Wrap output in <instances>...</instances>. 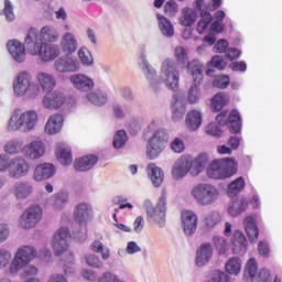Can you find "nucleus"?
<instances>
[{"mask_svg":"<svg viewBox=\"0 0 282 282\" xmlns=\"http://www.w3.org/2000/svg\"><path fill=\"white\" fill-rule=\"evenodd\" d=\"M221 221V214L217 210H212L205 214L203 224L206 230H213Z\"/></svg>","mask_w":282,"mask_h":282,"instance_id":"nucleus-43","label":"nucleus"},{"mask_svg":"<svg viewBox=\"0 0 282 282\" xmlns=\"http://www.w3.org/2000/svg\"><path fill=\"white\" fill-rule=\"evenodd\" d=\"M148 220L154 221L158 226H164V221H166V195L162 194L159 199L158 205L152 212H148Z\"/></svg>","mask_w":282,"mask_h":282,"instance_id":"nucleus-18","label":"nucleus"},{"mask_svg":"<svg viewBox=\"0 0 282 282\" xmlns=\"http://www.w3.org/2000/svg\"><path fill=\"white\" fill-rule=\"evenodd\" d=\"M199 17L200 19L196 25V32L198 34H204L206 30H208L210 23H213V14H210L208 11H202Z\"/></svg>","mask_w":282,"mask_h":282,"instance_id":"nucleus-44","label":"nucleus"},{"mask_svg":"<svg viewBox=\"0 0 282 282\" xmlns=\"http://www.w3.org/2000/svg\"><path fill=\"white\" fill-rule=\"evenodd\" d=\"M90 250H93V252H98L99 254H101V259L104 261H107V259H109V257H111L109 248L105 247V245H102L100 242V240H95L90 245Z\"/></svg>","mask_w":282,"mask_h":282,"instance_id":"nucleus-53","label":"nucleus"},{"mask_svg":"<svg viewBox=\"0 0 282 282\" xmlns=\"http://www.w3.org/2000/svg\"><path fill=\"white\" fill-rule=\"evenodd\" d=\"M229 100L230 97L228 95L219 93L213 97L212 109L214 111H221L228 105Z\"/></svg>","mask_w":282,"mask_h":282,"instance_id":"nucleus-48","label":"nucleus"},{"mask_svg":"<svg viewBox=\"0 0 282 282\" xmlns=\"http://www.w3.org/2000/svg\"><path fill=\"white\" fill-rule=\"evenodd\" d=\"M193 175V156L184 154L178 158L172 167L173 180H184L185 175Z\"/></svg>","mask_w":282,"mask_h":282,"instance_id":"nucleus-13","label":"nucleus"},{"mask_svg":"<svg viewBox=\"0 0 282 282\" xmlns=\"http://www.w3.org/2000/svg\"><path fill=\"white\" fill-rule=\"evenodd\" d=\"M30 173V163L23 156H15L10 160L8 174L12 180H21Z\"/></svg>","mask_w":282,"mask_h":282,"instance_id":"nucleus-14","label":"nucleus"},{"mask_svg":"<svg viewBox=\"0 0 282 282\" xmlns=\"http://www.w3.org/2000/svg\"><path fill=\"white\" fill-rule=\"evenodd\" d=\"M63 122H65V118L61 113L52 115L44 127L45 133L48 135H56V133H61V129H63Z\"/></svg>","mask_w":282,"mask_h":282,"instance_id":"nucleus-29","label":"nucleus"},{"mask_svg":"<svg viewBox=\"0 0 282 282\" xmlns=\"http://www.w3.org/2000/svg\"><path fill=\"white\" fill-rule=\"evenodd\" d=\"M12 264V252L8 249L0 248V270H4V268H10Z\"/></svg>","mask_w":282,"mask_h":282,"instance_id":"nucleus-57","label":"nucleus"},{"mask_svg":"<svg viewBox=\"0 0 282 282\" xmlns=\"http://www.w3.org/2000/svg\"><path fill=\"white\" fill-rule=\"evenodd\" d=\"M23 143L19 140H10L4 144V152L9 155H17L21 153Z\"/></svg>","mask_w":282,"mask_h":282,"instance_id":"nucleus-55","label":"nucleus"},{"mask_svg":"<svg viewBox=\"0 0 282 282\" xmlns=\"http://www.w3.org/2000/svg\"><path fill=\"white\" fill-rule=\"evenodd\" d=\"M72 243V232H69V228L59 227L53 236L52 248L54 250V254L61 257V254H65L67 252L69 245Z\"/></svg>","mask_w":282,"mask_h":282,"instance_id":"nucleus-10","label":"nucleus"},{"mask_svg":"<svg viewBox=\"0 0 282 282\" xmlns=\"http://www.w3.org/2000/svg\"><path fill=\"white\" fill-rule=\"evenodd\" d=\"M185 124L188 131H197L202 127V111L193 109L185 117Z\"/></svg>","mask_w":282,"mask_h":282,"instance_id":"nucleus-34","label":"nucleus"},{"mask_svg":"<svg viewBox=\"0 0 282 282\" xmlns=\"http://www.w3.org/2000/svg\"><path fill=\"white\" fill-rule=\"evenodd\" d=\"M7 50L15 63H23L25 61V45L19 40H10L7 43Z\"/></svg>","mask_w":282,"mask_h":282,"instance_id":"nucleus-27","label":"nucleus"},{"mask_svg":"<svg viewBox=\"0 0 282 282\" xmlns=\"http://www.w3.org/2000/svg\"><path fill=\"white\" fill-rule=\"evenodd\" d=\"M208 282H232V276L227 271L214 270L209 274Z\"/></svg>","mask_w":282,"mask_h":282,"instance_id":"nucleus-51","label":"nucleus"},{"mask_svg":"<svg viewBox=\"0 0 282 282\" xmlns=\"http://www.w3.org/2000/svg\"><path fill=\"white\" fill-rule=\"evenodd\" d=\"M69 80L73 87L77 89V91H82L84 94L91 91V89L96 87V83L94 82V78L83 73L70 75Z\"/></svg>","mask_w":282,"mask_h":282,"instance_id":"nucleus-17","label":"nucleus"},{"mask_svg":"<svg viewBox=\"0 0 282 282\" xmlns=\"http://www.w3.org/2000/svg\"><path fill=\"white\" fill-rule=\"evenodd\" d=\"M37 56L43 63H52V61H56V58L61 56V46H58V44L44 42Z\"/></svg>","mask_w":282,"mask_h":282,"instance_id":"nucleus-21","label":"nucleus"},{"mask_svg":"<svg viewBox=\"0 0 282 282\" xmlns=\"http://www.w3.org/2000/svg\"><path fill=\"white\" fill-rule=\"evenodd\" d=\"M56 175V166L52 163H41L35 166L33 172V180L35 182H45Z\"/></svg>","mask_w":282,"mask_h":282,"instance_id":"nucleus-23","label":"nucleus"},{"mask_svg":"<svg viewBox=\"0 0 282 282\" xmlns=\"http://www.w3.org/2000/svg\"><path fill=\"white\" fill-rule=\"evenodd\" d=\"M45 42L36 29H30L24 40V47L32 56H37Z\"/></svg>","mask_w":282,"mask_h":282,"instance_id":"nucleus-16","label":"nucleus"},{"mask_svg":"<svg viewBox=\"0 0 282 282\" xmlns=\"http://www.w3.org/2000/svg\"><path fill=\"white\" fill-rule=\"evenodd\" d=\"M84 100L95 107H105L107 100H109V96L102 90H90L85 95Z\"/></svg>","mask_w":282,"mask_h":282,"instance_id":"nucleus-30","label":"nucleus"},{"mask_svg":"<svg viewBox=\"0 0 282 282\" xmlns=\"http://www.w3.org/2000/svg\"><path fill=\"white\" fill-rule=\"evenodd\" d=\"M214 249L210 242L202 243L196 250L195 263L197 268H204V265H208L210 263V259H213Z\"/></svg>","mask_w":282,"mask_h":282,"instance_id":"nucleus-22","label":"nucleus"},{"mask_svg":"<svg viewBox=\"0 0 282 282\" xmlns=\"http://www.w3.org/2000/svg\"><path fill=\"white\" fill-rule=\"evenodd\" d=\"M251 282H272V273L270 272V269H260Z\"/></svg>","mask_w":282,"mask_h":282,"instance_id":"nucleus-59","label":"nucleus"},{"mask_svg":"<svg viewBox=\"0 0 282 282\" xmlns=\"http://www.w3.org/2000/svg\"><path fill=\"white\" fill-rule=\"evenodd\" d=\"M138 65L147 79L149 89L154 94L162 91V85L170 91L180 89V68L173 58H165L161 63L160 75H158V70L149 63L143 50L139 53Z\"/></svg>","mask_w":282,"mask_h":282,"instance_id":"nucleus-1","label":"nucleus"},{"mask_svg":"<svg viewBox=\"0 0 282 282\" xmlns=\"http://www.w3.org/2000/svg\"><path fill=\"white\" fill-rule=\"evenodd\" d=\"M42 41L45 43H57L61 39V33H58V29L54 25H45L39 32Z\"/></svg>","mask_w":282,"mask_h":282,"instance_id":"nucleus-36","label":"nucleus"},{"mask_svg":"<svg viewBox=\"0 0 282 282\" xmlns=\"http://www.w3.org/2000/svg\"><path fill=\"white\" fill-rule=\"evenodd\" d=\"M32 193H34V185H32L28 181H18L12 186V194L19 202L28 199V197H30Z\"/></svg>","mask_w":282,"mask_h":282,"instance_id":"nucleus-24","label":"nucleus"},{"mask_svg":"<svg viewBox=\"0 0 282 282\" xmlns=\"http://www.w3.org/2000/svg\"><path fill=\"white\" fill-rule=\"evenodd\" d=\"M164 10L169 17H175L180 10V6H177L175 0H170L165 3Z\"/></svg>","mask_w":282,"mask_h":282,"instance_id":"nucleus-63","label":"nucleus"},{"mask_svg":"<svg viewBox=\"0 0 282 282\" xmlns=\"http://www.w3.org/2000/svg\"><path fill=\"white\" fill-rule=\"evenodd\" d=\"M127 140H128L127 131L119 130L115 134L112 144H113L115 149H122V147H124V144H127Z\"/></svg>","mask_w":282,"mask_h":282,"instance_id":"nucleus-58","label":"nucleus"},{"mask_svg":"<svg viewBox=\"0 0 282 282\" xmlns=\"http://www.w3.org/2000/svg\"><path fill=\"white\" fill-rule=\"evenodd\" d=\"M182 228L186 237H193V234L197 231L198 218L197 214L192 210H185L182 213Z\"/></svg>","mask_w":282,"mask_h":282,"instance_id":"nucleus-20","label":"nucleus"},{"mask_svg":"<svg viewBox=\"0 0 282 282\" xmlns=\"http://www.w3.org/2000/svg\"><path fill=\"white\" fill-rule=\"evenodd\" d=\"M248 208V199L240 197L236 198L228 207V213L231 217H238L243 210Z\"/></svg>","mask_w":282,"mask_h":282,"instance_id":"nucleus-41","label":"nucleus"},{"mask_svg":"<svg viewBox=\"0 0 282 282\" xmlns=\"http://www.w3.org/2000/svg\"><path fill=\"white\" fill-rule=\"evenodd\" d=\"M232 252L234 254H246L248 252V239H246V236L241 231L234 234Z\"/></svg>","mask_w":282,"mask_h":282,"instance_id":"nucleus-33","label":"nucleus"},{"mask_svg":"<svg viewBox=\"0 0 282 282\" xmlns=\"http://www.w3.org/2000/svg\"><path fill=\"white\" fill-rule=\"evenodd\" d=\"M77 56L79 58V64L82 63L84 67H91L94 65V56L87 46L79 47Z\"/></svg>","mask_w":282,"mask_h":282,"instance_id":"nucleus-47","label":"nucleus"},{"mask_svg":"<svg viewBox=\"0 0 282 282\" xmlns=\"http://www.w3.org/2000/svg\"><path fill=\"white\" fill-rule=\"evenodd\" d=\"M230 85V77L228 75H219L214 79V87L218 89H226Z\"/></svg>","mask_w":282,"mask_h":282,"instance_id":"nucleus-62","label":"nucleus"},{"mask_svg":"<svg viewBox=\"0 0 282 282\" xmlns=\"http://www.w3.org/2000/svg\"><path fill=\"white\" fill-rule=\"evenodd\" d=\"M174 58L178 65H187L192 63L188 62V51L184 46H176L174 48Z\"/></svg>","mask_w":282,"mask_h":282,"instance_id":"nucleus-49","label":"nucleus"},{"mask_svg":"<svg viewBox=\"0 0 282 282\" xmlns=\"http://www.w3.org/2000/svg\"><path fill=\"white\" fill-rule=\"evenodd\" d=\"M43 219V209L39 205L28 207L20 216L19 224L22 230H32L41 224Z\"/></svg>","mask_w":282,"mask_h":282,"instance_id":"nucleus-9","label":"nucleus"},{"mask_svg":"<svg viewBox=\"0 0 282 282\" xmlns=\"http://www.w3.org/2000/svg\"><path fill=\"white\" fill-rule=\"evenodd\" d=\"M203 67L202 62L197 59H193V62L187 65V70L194 78V84L187 90L186 100L189 105H197V102L202 100L199 85H202V80H204Z\"/></svg>","mask_w":282,"mask_h":282,"instance_id":"nucleus-6","label":"nucleus"},{"mask_svg":"<svg viewBox=\"0 0 282 282\" xmlns=\"http://www.w3.org/2000/svg\"><path fill=\"white\" fill-rule=\"evenodd\" d=\"M241 268H243V260L239 257H231L225 264V270L231 276H239L241 274Z\"/></svg>","mask_w":282,"mask_h":282,"instance_id":"nucleus-38","label":"nucleus"},{"mask_svg":"<svg viewBox=\"0 0 282 282\" xmlns=\"http://www.w3.org/2000/svg\"><path fill=\"white\" fill-rule=\"evenodd\" d=\"M56 155L58 162H61L64 166H69V164H72L73 159L70 147L59 143L56 149Z\"/></svg>","mask_w":282,"mask_h":282,"instance_id":"nucleus-40","label":"nucleus"},{"mask_svg":"<svg viewBox=\"0 0 282 282\" xmlns=\"http://www.w3.org/2000/svg\"><path fill=\"white\" fill-rule=\"evenodd\" d=\"M69 202V195L65 192H61L56 195H54L50 200V206L54 208V210H63L65 206H67V203Z\"/></svg>","mask_w":282,"mask_h":282,"instance_id":"nucleus-42","label":"nucleus"},{"mask_svg":"<svg viewBox=\"0 0 282 282\" xmlns=\"http://www.w3.org/2000/svg\"><path fill=\"white\" fill-rule=\"evenodd\" d=\"M238 164L235 159H221L213 161L207 167V176L212 180H228L236 175Z\"/></svg>","mask_w":282,"mask_h":282,"instance_id":"nucleus-5","label":"nucleus"},{"mask_svg":"<svg viewBox=\"0 0 282 282\" xmlns=\"http://www.w3.org/2000/svg\"><path fill=\"white\" fill-rule=\"evenodd\" d=\"M172 104V118L175 122H180L186 113V101H184V96L182 94H175Z\"/></svg>","mask_w":282,"mask_h":282,"instance_id":"nucleus-28","label":"nucleus"},{"mask_svg":"<svg viewBox=\"0 0 282 282\" xmlns=\"http://www.w3.org/2000/svg\"><path fill=\"white\" fill-rule=\"evenodd\" d=\"M212 241L218 254H226L227 250L229 249V245L228 240L224 238V236H214Z\"/></svg>","mask_w":282,"mask_h":282,"instance_id":"nucleus-50","label":"nucleus"},{"mask_svg":"<svg viewBox=\"0 0 282 282\" xmlns=\"http://www.w3.org/2000/svg\"><path fill=\"white\" fill-rule=\"evenodd\" d=\"M216 122L220 127H226V124L229 126V131L231 133H239L241 131V115H239V111L232 110L229 116L228 112H220L216 117Z\"/></svg>","mask_w":282,"mask_h":282,"instance_id":"nucleus-12","label":"nucleus"},{"mask_svg":"<svg viewBox=\"0 0 282 282\" xmlns=\"http://www.w3.org/2000/svg\"><path fill=\"white\" fill-rule=\"evenodd\" d=\"M54 69L58 74H76L80 72V61L72 54H65L54 62Z\"/></svg>","mask_w":282,"mask_h":282,"instance_id":"nucleus-11","label":"nucleus"},{"mask_svg":"<svg viewBox=\"0 0 282 282\" xmlns=\"http://www.w3.org/2000/svg\"><path fill=\"white\" fill-rule=\"evenodd\" d=\"M34 77L28 70L20 72L13 79V96L23 100H36L43 91H52L56 87V77L50 73L39 72Z\"/></svg>","mask_w":282,"mask_h":282,"instance_id":"nucleus-2","label":"nucleus"},{"mask_svg":"<svg viewBox=\"0 0 282 282\" xmlns=\"http://www.w3.org/2000/svg\"><path fill=\"white\" fill-rule=\"evenodd\" d=\"M23 153L29 160H39L45 155V143L43 141H32L24 145Z\"/></svg>","mask_w":282,"mask_h":282,"instance_id":"nucleus-26","label":"nucleus"},{"mask_svg":"<svg viewBox=\"0 0 282 282\" xmlns=\"http://www.w3.org/2000/svg\"><path fill=\"white\" fill-rule=\"evenodd\" d=\"M74 219L79 226H87V221L94 217V208L89 203H78L74 208Z\"/></svg>","mask_w":282,"mask_h":282,"instance_id":"nucleus-19","label":"nucleus"},{"mask_svg":"<svg viewBox=\"0 0 282 282\" xmlns=\"http://www.w3.org/2000/svg\"><path fill=\"white\" fill-rule=\"evenodd\" d=\"M4 17L9 23H12L17 19L14 15V7L10 0H4Z\"/></svg>","mask_w":282,"mask_h":282,"instance_id":"nucleus-61","label":"nucleus"},{"mask_svg":"<svg viewBox=\"0 0 282 282\" xmlns=\"http://www.w3.org/2000/svg\"><path fill=\"white\" fill-rule=\"evenodd\" d=\"M246 188V180L243 177H238L228 185L227 193L229 197H236Z\"/></svg>","mask_w":282,"mask_h":282,"instance_id":"nucleus-46","label":"nucleus"},{"mask_svg":"<svg viewBox=\"0 0 282 282\" xmlns=\"http://www.w3.org/2000/svg\"><path fill=\"white\" fill-rule=\"evenodd\" d=\"M169 144V134L164 129H158L148 140L147 155L150 160H158L166 145Z\"/></svg>","mask_w":282,"mask_h":282,"instance_id":"nucleus-8","label":"nucleus"},{"mask_svg":"<svg viewBox=\"0 0 282 282\" xmlns=\"http://www.w3.org/2000/svg\"><path fill=\"white\" fill-rule=\"evenodd\" d=\"M159 30L161 34L165 36V39H173L175 34V29L173 28V23L169 21L164 15H156Z\"/></svg>","mask_w":282,"mask_h":282,"instance_id":"nucleus-39","label":"nucleus"},{"mask_svg":"<svg viewBox=\"0 0 282 282\" xmlns=\"http://www.w3.org/2000/svg\"><path fill=\"white\" fill-rule=\"evenodd\" d=\"M178 23L183 28H192V25H195V23H197V11L189 7L183 8L181 11Z\"/></svg>","mask_w":282,"mask_h":282,"instance_id":"nucleus-31","label":"nucleus"},{"mask_svg":"<svg viewBox=\"0 0 282 282\" xmlns=\"http://www.w3.org/2000/svg\"><path fill=\"white\" fill-rule=\"evenodd\" d=\"M85 263L89 265V268H95L96 270H102L105 263L100 260V257L95 253H88L84 257Z\"/></svg>","mask_w":282,"mask_h":282,"instance_id":"nucleus-56","label":"nucleus"},{"mask_svg":"<svg viewBox=\"0 0 282 282\" xmlns=\"http://www.w3.org/2000/svg\"><path fill=\"white\" fill-rule=\"evenodd\" d=\"M258 270L259 267L257 265V260L254 258L249 259L243 271L245 279H250V281H252Z\"/></svg>","mask_w":282,"mask_h":282,"instance_id":"nucleus-52","label":"nucleus"},{"mask_svg":"<svg viewBox=\"0 0 282 282\" xmlns=\"http://www.w3.org/2000/svg\"><path fill=\"white\" fill-rule=\"evenodd\" d=\"M191 196L198 206H213L220 197L219 188L209 183H199L191 191Z\"/></svg>","mask_w":282,"mask_h":282,"instance_id":"nucleus-4","label":"nucleus"},{"mask_svg":"<svg viewBox=\"0 0 282 282\" xmlns=\"http://www.w3.org/2000/svg\"><path fill=\"white\" fill-rule=\"evenodd\" d=\"M59 50L64 54H75L76 50H78V37H76V34L65 32L59 41Z\"/></svg>","mask_w":282,"mask_h":282,"instance_id":"nucleus-25","label":"nucleus"},{"mask_svg":"<svg viewBox=\"0 0 282 282\" xmlns=\"http://www.w3.org/2000/svg\"><path fill=\"white\" fill-rule=\"evenodd\" d=\"M39 124V112L36 110L12 111L10 119L7 122V131H20V133H30L34 131Z\"/></svg>","mask_w":282,"mask_h":282,"instance_id":"nucleus-3","label":"nucleus"},{"mask_svg":"<svg viewBox=\"0 0 282 282\" xmlns=\"http://www.w3.org/2000/svg\"><path fill=\"white\" fill-rule=\"evenodd\" d=\"M97 163H98V156L86 155V156L76 159L74 162V167L76 171H80V172L91 171V167L96 166Z\"/></svg>","mask_w":282,"mask_h":282,"instance_id":"nucleus-35","label":"nucleus"},{"mask_svg":"<svg viewBox=\"0 0 282 282\" xmlns=\"http://www.w3.org/2000/svg\"><path fill=\"white\" fill-rule=\"evenodd\" d=\"M39 274V267L34 264H26L22 268L21 276L24 279H36Z\"/></svg>","mask_w":282,"mask_h":282,"instance_id":"nucleus-60","label":"nucleus"},{"mask_svg":"<svg viewBox=\"0 0 282 282\" xmlns=\"http://www.w3.org/2000/svg\"><path fill=\"white\" fill-rule=\"evenodd\" d=\"M208 163V154L202 153L197 158L192 156L193 175H199L204 171V166Z\"/></svg>","mask_w":282,"mask_h":282,"instance_id":"nucleus-45","label":"nucleus"},{"mask_svg":"<svg viewBox=\"0 0 282 282\" xmlns=\"http://www.w3.org/2000/svg\"><path fill=\"white\" fill-rule=\"evenodd\" d=\"M39 254V251H36V248L34 246H22L18 249L15 252L10 268L9 273L12 275L19 274L25 265H28L31 261H34Z\"/></svg>","mask_w":282,"mask_h":282,"instance_id":"nucleus-7","label":"nucleus"},{"mask_svg":"<svg viewBox=\"0 0 282 282\" xmlns=\"http://www.w3.org/2000/svg\"><path fill=\"white\" fill-rule=\"evenodd\" d=\"M74 253L73 252H68L66 253V259H63L64 262V274H66V276H73V274H76V269L74 268Z\"/></svg>","mask_w":282,"mask_h":282,"instance_id":"nucleus-54","label":"nucleus"},{"mask_svg":"<svg viewBox=\"0 0 282 282\" xmlns=\"http://www.w3.org/2000/svg\"><path fill=\"white\" fill-rule=\"evenodd\" d=\"M243 224L249 240L252 241V243H256L257 239H259V227L257 226V220L252 216H248L245 218Z\"/></svg>","mask_w":282,"mask_h":282,"instance_id":"nucleus-37","label":"nucleus"},{"mask_svg":"<svg viewBox=\"0 0 282 282\" xmlns=\"http://www.w3.org/2000/svg\"><path fill=\"white\" fill-rule=\"evenodd\" d=\"M67 104V96L62 90H53L46 94V96L42 99V105L45 109H50L51 111H55L56 109H61V107H65Z\"/></svg>","mask_w":282,"mask_h":282,"instance_id":"nucleus-15","label":"nucleus"},{"mask_svg":"<svg viewBox=\"0 0 282 282\" xmlns=\"http://www.w3.org/2000/svg\"><path fill=\"white\" fill-rule=\"evenodd\" d=\"M171 149L174 153H184L186 147L184 145V141L180 138H175L171 143Z\"/></svg>","mask_w":282,"mask_h":282,"instance_id":"nucleus-64","label":"nucleus"},{"mask_svg":"<svg viewBox=\"0 0 282 282\" xmlns=\"http://www.w3.org/2000/svg\"><path fill=\"white\" fill-rule=\"evenodd\" d=\"M148 175L155 188H160L164 182V170L156 166L155 163H150L147 167Z\"/></svg>","mask_w":282,"mask_h":282,"instance_id":"nucleus-32","label":"nucleus"}]
</instances>
